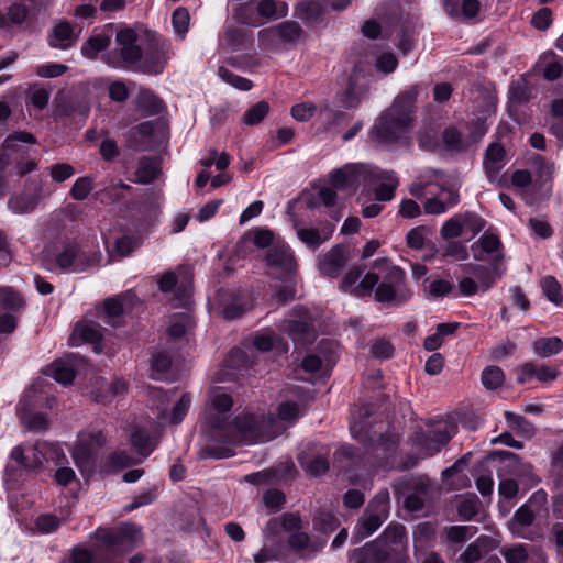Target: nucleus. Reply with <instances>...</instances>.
<instances>
[{"instance_id": "nucleus-5", "label": "nucleus", "mask_w": 563, "mask_h": 563, "mask_svg": "<svg viewBox=\"0 0 563 563\" xmlns=\"http://www.w3.org/2000/svg\"><path fill=\"white\" fill-rule=\"evenodd\" d=\"M374 273L379 275L375 290L378 302L405 303L411 292L405 285V272L393 265L387 258H378L373 263Z\"/></svg>"}, {"instance_id": "nucleus-8", "label": "nucleus", "mask_w": 563, "mask_h": 563, "mask_svg": "<svg viewBox=\"0 0 563 563\" xmlns=\"http://www.w3.org/2000/svg\"><path fill=\"white\" fill-rule=\"evenodd\" d=\"M485 223V220L475 212H459L442 224L440 235L443 240L464 238V241L468 242L484 229Z\"/></svg>"}, {"instance_id": "nucleus-29", "label": "nucleus", "mask_w": 563, "mask_h": 563, "mask_svg": "<svg viewBox=\"0 0 563 563\" xmlns=\"http://www.w3.org/2000/svg\"><path fill=\"white\" fill-rule=\"evenodd\" d=\"M41 187L38 184L33 183L31 191H24L20 195H14L8 200V208L15 214H23L32 212L40 200Z\"/></svg>"}, {"instance_id": "nucleus-40", "label": "nucleus", "mask_w": 563, "mask_h": 563, "mask_svg": "<svg viewBox=\"0 0 563 563\" xmlns=\"http://www.w3.org/2000/svg\"><path fill=\"white\" fill-rule=\"evenodd\" d=\"M322 0H302L296 5V15L306 21L314 22L322 14Z\"/></svg>"}, {"instance_id": "nucleus-11", "label": "nucleus", "mask_w": 563, "mask_h": 563, "mask_svg": "<svg viewBox=\"0 0 563 563\" xmlns=\"http://www.w3.org/2000/svg\"><path fill=\"white\" fill-rule=\"evenodd\" d=\"M106 443L101 431H82L71 451L75 464L82 472L91 470L97 451Z\"/></svg>"}, {"instance_id": "nucleus-3", "label": "nucleus", "mask_w": 563, "mask_h": 563, "mask_svg": "<svg viewBox=\"0 0 563 563\" xmlns=\"http://www.w3.org/2000/svg\"><path fill=\"white\" fill-rule=\"evenodd\" d=\"M406 552V529L389 525L375 541L352 554L353 563H398Z\"/></svg>"}, {"instance_id": "nucleus-15", "label": "nucleus", "mask_w": 563, "mask_h": 563, "mask_svg": "<svg viewBox=\"0 0 563 563\" xmlns=\"http://www.w3.org/2000/svg\"><path fill=\"white\" fill-rule=\"evenodd\" d=\"M456 432V426L449 420L438 421L427 434L418 439L417 445L424 455H433L445 445Z\"/></svg>"}, {"instance_id": "nucleus-9", "label": "nucleus", "mask_w": 563, "mask_h": 563, "mask_svg": "<svg viewBox=\"0 0 563 563\" xmlns=\"http://www.w3.org/2000/svg\"><path fill=\"white\" fill-rule=\"evenodd\" d=\"M389 500V493L386 489L374 496L356 526L358 539L373 534L387 520L390 508Z\"/></svg>"}, {"instance_id": "nucleus-21", "label": "nucleus", "mask_w": 563, "mask_h": 563, "mask_svg": "<svg viewBox=\"0 0 563 563\" xmlns=\"http://www.w3.org/2000/svg\"><path fill=\"white\" fill-rule=\"evenodd\" d=\"M267 266L278 276L290 275L296 271V260L288 245H276L266 255Z\"/></svg>"}, {"instance_id": "nucleus-4", "label": "nucleus", "mask_w": 563, "mask_h": 563, "mask_svg": "<svg viewBox=\"0 0 563 563\" xmlns=\"http://www.w3.org/2000/svg\"><path fill=\"white\" fill-rule=\"evenodd\" d=\"M95 538L100 542L93 550L75 547L71 553L73 563H95L102 548L112 552L131 550L141 538V529L133 523H124L114 529H98Z\"/></svg>"}, {"instance_id": "nucleus-13", "label": "nucleus", "mask_w": 563, "mask_h": 563, "mask_svg": "<svg viewBox=\"0 0 563 563\" xmlns=\"http://www.w3.org/2000/svg\"><path fill=\"white\" fill-rule=\"evenodd\" d=\"M371 174H373V172L369 165L347 164L332 172L330 181L336 190L355 192L360 185L368 181Z\"/></svg>"}, {"instance_id": "nucleus-36", "label": "nucleus", "mask_w": 563, "mask_h": 563, "mask_svg": "<svg viewBox=\"0 0 563 563\" xmlns=\"http://www.w3.org/2000/svg\"><path fill=\"white\" fill-rule=\"evenodd\" d=\"M398 445V438L395 434H379L373 446V453L379 460H388L394 455Z\"/></svg>"}, {"instance_id": "nucleus-46", "label": "nucleus", "mask_w": 563, "mask_h": 563, "mask_svg": "<svg viewBox=\"0 0 563 563\" xmlns=\"http://www.w3.org/2000/svg\"><path fill=\"white\" fill-rule=\"evenodd\" d=\"M170 358L164 352H157L152 356L151 377L153 379H163L170 367Z\"/></svg>"}, {"instance_id": "nucleus-18", "label": "nucleus", "mask_w": 563, "mask_h": 563, "mask_svg": "<svg viewBox=\"0 0 563 563\" xmlns=\"http://www.w3.org/2000/svg\"><path fill=\"white\" fill-rule=\"evenodd\" d=\"M292 228L297 238L309 249L317 250L321 244L327 242L334 232V224L327 223L321 228L306 227L302 221L291 214Z\"/></svg>"}, {"instance_id": "nucleus-23", "label": "nucleus", "mask_w": 563, "mask_h": 563, "mask_svg": "<svg viewBox=\"0 0 563 563\" xmlns=\"http://www.w3.org/2000/svg\"><path fill=\"white\" fill-rule=\"evenodd\" d=\"M303 31L297 22L285 21L273 27L260 31L261 41L279 40L283 43L295 44L303 37Z\"/></svg>"}, {"instance_id": "nucleus-10", "label": "nucleus", "mask_w": 563, "mask_h": 563, "mask_svg": "<svg viewBox=\"0 0 563 563\" xmlns=\"http://www.w3.org/2000/svg\"><path fill=\"white\" fill-rule=\"evenodd\" d=\"M279 329L288 333L296 345L312 343L316 338L310 313L302 306L295 307L291 311V318L282 321Z\"/></svg>"}, {"instance_id": "nucleus-63", "label": "nucleus", "mask_w": 563, "mask_h": 563, "mask_svg": "<svg viewBox=\"0 0 563 563\" xmlns=\"http://www.w3.org/2000/svg\"><path fill=\"white\" fill-rule=\"evenodd\" d=\"M49 175L56 183H63L75 175V168L68 163H57L51 166Z\"/></svg>"}, {"instance_id": "nucleus-33", "label": "nucleus", "mask_w": 563, "mask_h": 563, "mask_svg": "<svg viewBox=\"0 0 563 563\" xmlns=\"http://www.w3.org/2000/svg\"><path fill=\"white\" fill-rule=\"evenodd\" d=\"M136 107L144 111L145 114H157L163 109L162 100L150 89L141 88L136 96Z\"/></svg>"}, {"instance_id": "nucleus-41", "label": "nucleus", "mask_w": 563, "mask_h": 563, "mask_svg": "<svg viewBox=\"0 0 563 563\" xmlns=\"http://www.w3.org/2000/svg\"><path fill=\"white\" fill-rule=\"evenodd\" d=\"M299 463L301 467L311 476L322 475L329 468V461L323 455L309 457L302 453L299 455Z\"/></svg>"}, {"instance_id": "nucleus-60", "label": "nucleus", "mask_w": 563, "mask_h": 563, "mask_svg": "<svg viewBox=\"0 0 563 563\" xmlns=\"http://www.w3.org/2000/svg\"><path fill=\"white\" fill-rule=\"evenodd\" d=\"M530 97L529 87L526 80L514 81L509 88V98L517 103L526 102Z\"/></svg>"}, {"instance_id": "nucleus-22", "label": "nucleus", "mask_w": 563, "mask_h": 563, "mask_svg": "<svg viewBox=\"0 0 563 563\" xmlns=\"http://www.w3.org/2000/svg\"><path fill=\"white\" fill-rule=\"evenodd\" d=\"M80 31L66 20H59L54 24L47 35L49 47L66 51L73 47L79 38Z\"/></svg>"}, {"instance_id": "nucleus-12", "label": "nucleus", "mask_w": 563, "mask_h": 563, "mask_svg": "<svg viewBox=\"0 0 563 563\" xmlns=\"http://www.w3.org/2000/svg\"><path fill=\"white\" fill-rule=\"evenodd\" d=\"M405 486L409 493L404 504L410 511L421 510L439 495L438 486L427 477L409 478Z\"/></svg>"}, {"instance_id": "nucleus-1", "label": "nucleus", "mask_w": 563, "mask_h": 563, "mask_svg": "<svg viewBox=\"0 0 563 563\" xmlns=\"http://www.w3.org/2000/svg\"><path fill=\"white\" fill-rule=\"evenodd\" d=\"M233 406L232 397L220 388L208 393L201 412L203 422L213 430V437L230 444H252L274 439L282 432L278 421L264 415L244 412L230 422L227 413Z\"/></svg>"}, {"instance_id": "nucleus-48", "label": "nucleus", "mask_w": 563, "mask_h": 563, "mask_svg": "<svg viewBox=\"0 0 563 563\" xmlns=\"http://www.w3.org/2000/svg\"><path fill=\"white\" fill-rule=\"evenodd\" d=\"M506 563H526L529 556V550L526 544H516L514 547H504L500 550Z\"/></svg>"}, {"instance_id": "nucleus-39", "label": "nucleus", "mask_w": 563, "mask_h": 563, "mask_svg": "<svg viewBox=\"0 0 563 563\" xmlns=\"http://www.w3.org/2000/svg\"><path fill=\"white\" fill-rule=\"evenodd\" d=\"M47 453H54L58 454V450L54 448L51 444H47L45 442L43 443H36L34 446H32L26 454H30V459H27V462H25L26 468H37L42 466L43 462L47 460L46 456Z\"/></svg>"}, {"instance_id": "nucleus-19", "label": "nucleus", "mask_w": 563, "mask_h": 563, "mask_svg": "<svg viewBox=\"0 0 563 563\" xmlns=\"http://www.w3.org/2000/svg\"><path fill=\"white\" fill-rule=\"evenodd\" d=\"M349 256L344 245L336 244L318 256V269L322 276L336 278L341 275Z\"/></svg>"}, {"instance_id": "nucleus-44", "label": "nucleus", "mask_w": 563, "mask_h": 563, "mask_svg": "<svg viewBox=\"0 0 563 563\" xmlns=\"http://www.w3.org/2000/svg\"><path fill=\"white\" fill-rule=\"evenodd\" d=\"M131 443L142 456H147L156 445V442L143 430H136L132 433Z\"/></svg>"}, {"instance_id": "nucleus-43", "label": "nucleus", "mask_w": 563, "mask_h": 563, "mask_svg": "<svg viewBox=\"0 0 563 563\" xmlns=\"http://www.w3.org/2000/svg\"><path fill=\"white\" fill-rule=\"evenodd\" d=\"M123 312L122 303L117 298L104 301L102 321L111 327H117Z\"/></svg>"}, {"instance_id": "nucleus-30", "label": "nucleus", "mask_w": 563, "mask_h": 563, "mask_svg": "<svg viewBox=\"0 0 563 563\" xmlns=\"http://www.w3.org/2000/svg\"><path fill=\"white\" fill-rule=\"evenodd\" d=\"M506 164V150L500 143H492L484 155V168L489 180H495Z\"/></svg>"}, {"instance_id": "nucleus-64", "label": "nucleus", "mask_w": 563, "mask_h": 563, "mask_svg": "<svg viewBox=\"0 0 563 563\" xmlns=\"http://www.w3.org/2000/svg\"><path fill=\"white\" fill-rule=\"evenodd\" d=\"M476 529L471 526H453L448 529L446 537L451 542L461 543L471 538Z\"/></svg>"}, {"instance_id": "nucleus-16", "label": "nucleus", "mask_w": 563, "mask_h": 563, "mask_svg": "<svg viewBox=\"0 0 563 563\" xmlns=\"http://www.w3.org/2000/svg\"><path fill=\"white\" fill-rule=\"evenodd\" d=\"M362 274L363 268L361 266L350 268L340 283V289L344 292L353 294L356 297L369 295L376 287L379 280V275L374 272L367 273L360 280Z\"/></svg>"}, {"instance_id": "nucleus-25", "label": "nucleus", "mask_w": 563, "mask_h": 563, "mask_svg": "<svg viewBox=\"0 0 563 563\" xmlns=\"http://www.w3.org/2000/svg\"><path fill=\"white\" fill-rule=\"evenodd\" d=\"M373 174L368 181L379 180L380 184L375 188V198L378 201H389L395 196V190L399 184L396 174L393 170H382L376 167H372Z\"/></svg>"}, {"instance_id": "nucleus-51", "label": "nucleus", "mask_w": 563, "mask_h": 563, "mask_svg": "<svg viewBox=\"0 0 563 563\" xmlns=\"http://www.w3.org/2000/svg\"><path fill=\"white\" fill-rule=\"evenodd\" d=\"M93 188V179L90 176L77 178L73 184L69 195L75 200H85Z\"/></svg>"}, {"instance_id": "nucleus-14", "label": "nucleus", "mask_w": 563, "mask_h": 563, "mask_svg": "<svg viewBox=\"0 0 563 563\" xmlns=\"http://www.w3.org/2000/svg\"><path fill=\"white\" fill-rule=\"evenodd\" d=\"M472 249L474 260L494 264L495 271L505 267L504 245L496 234L484 233L477 242L473 244Z\"/></svg>"}, {"instance_id": "nucleus-34", "label": "nucleus", "mask_w": 563, "mask_h": 563, "mask_svg": "<svg viewBox=\"0 0 563 563\" xmlns=\"http://www.w3.org/2000/svg\"><path fill=\"white\" fill-rule=\"evenodd\" d=\"M110 43L111 37L108 34H92L87 41L82 43L81 54L89 59H93L98 56L100 52L108 48Z\"/></svg>"}, {"instance_id": "nucleus-6", "label": "nucleus", "mask_w": 563, "mask_h": 563, "mask_svg": "<svg viewBox=\"0 0 563 563\" xmlns=\"http://www.w3.org/2000/svg\"><path fill=\"white\" fill-rule=\"evenodd\" d=\"M101 253L96 250H84L78 244L64 245L53 258H46L44 267L51 272L59 269L66 273H81L90 267L98 266Z\"/></svg>"}, {"instance_id": "nucleus-62", "label": "nucleus", "mask_w": 563, "mask_h": 563, "mask_svg": "<svg viewBox=\"0 0 563 563\" xmlns=\"http://www.w3.org/2000/svg\"><path fill=\"white\" fill-rule=\"evenodd\" d=\"M191 405V398L189 394H183L179 400L174 405L172 411V422L178 424L183 421L187 415Z\"/></svg>"}, {"instance_id": "nucleus-47", "label": "nucleus", "mask_w": 563, "mask_h": 563, "mask_svg": "<svg viewBox=\"0 0 563 563\" xmlns=\"http://www.w3.org/2000/svg\"><path fill=\"white\" fill-rule=\"evenodd\" d=\"M269 104L266 101H258L249 108L243 115V123L246 125L258 124L268 113Z\"/></svg>"}, {"instance_id": "nucleus-49", "label": "nucleus", "mask_w": 563, "mask_h": 563, "mask_svg": "<svg viewBox=\"0 0 563 563\" xmlns=\"http://www.w3.org/2000/svg\"><path fill=\"white\" fill-rule=\"evenodd\" d=\"M482 384L487 389H497L504 383V372L497 366H487L482 372Z\"/></svg>"}, {"instance_id": "nucleus-24", "label": "nucleus", "mask_w": 563, "mask_h": 563, "mask_svg": "<svg viewBox=\"0 0 563 563\" xmlns=\"http://www.w3.org/2000/svg\"><path fill=\"white\" fill-rule=\"evenodd\" d=\"M156 123L145 121L132 128L128 132L126 144L133 151H146L154 144V131Z\"/></svg>"}, {"instance_id": "nucleus-27", "label": "nucleus", "mask_w": 563, "mask_h": 563, "mask_svg": "<svg viewBox=\"0 0 563 563\" xmlns=\"http://www.w3.org/2000/svg\"><path fill=\"white\" fill-rule=\"evenodd\" d=\"M324 544L325 540H312L301 530L290 533L288 538L289 548L305 559L313 558L323 549Z\"/></svg>"}, {"instance_id": "nucleus-58", "label": "nucleus", "mask_w": 563, "mask_h": 563, "mask_svg": "<svg viewBox=\"0 0 563 563\" xmlns=\"http://www.w3.org/2000/svg\"><path fill=\"white\" fill-rule=\"evenodd\" d=\"M448 244L443 249V256L453 261H465L468 258V251L464 242L448 240Z\"/></svg>"}, {"instance_id": "nucleus-45", "label": "nucleus", "mask_w": 563, "mask_h": 563, "mask_svg": "<svg viewBox=\"0 0 563 563\" xmlns=\"http://www.w3.org/2000/svg\"><path fill=\"white\" fill-rule=\"evenodd\" d=\"M443 142L445 146L453 152H463L468 147V143L462 136L461 132L453 126H449L443 131Z\"/></svg>"}, {"instance_id": "nucleus-53", "label": "nucleus", "mask_w": 563, "mask_h": 563, "mask_svg": "<svg viewBox=\"0 0 563 563\" xmlns=\"http://www.w3.org/2000/svg\"><path fill=\"white\" fill-rule=\"evenodd\" d=\"M21 422L30 431L42 432L48 428V420L43 413H21Z\"/></svg>"}, {"instance_id": "nucleus-42", "label": "nucleus", "mask_w": 563, "mask_h": 563, "mask_svg": "<svg viewBox=\"0 0 563 563\" xmlns=\"http://www.w3.org/2000/svg\"><path fill=\"white\" fill-rule=\"evenodd\" d=\"M505 419L508 426L516 430L520 435L532 438L536 433L534 426L527 420L523 416L517 415L511 411H505Z\"/></svg>"}, {"instance_id": "nucleus-35", "label": "nucleus", "mask_w": 563, "mask_h": 563, "mask_svg": "<svg viewBox=\"0 0 563 563\" xmlns=\"http://www.w3.org/2000/svg\"><path fill=\"white\" fill-rule=\"evenodd\" d=\"M532 349L540 357H550L563 350V341L558 336L540 338L532 343Z\"/></svg>"}, {"instance_id": "nucleus-32", "label": "nucleus", "mask_w": 563, "mask_h": 563, "mask_svg": "<svg viewBox=\"0 0 563 563\" xmlns=\"http://www.w3.org/2000/svg\"><path fill=\"white\" fill-rule=\"evenodd\" d=\"M253 345L261 352H268L273 349H277L280 352L288 351V344L272 331H266L255 335L253 339Z\"/></svg>"}, {"instance_id": "nucleus-2", "label": "nucleus", "mask_w": 563, "mask_h": 563, "mask_svg": "<svg viewBox=\"0 0 563 563\" xmlns=\"http://www.w3.org/2000/svg\"><path fill=\"white\" fill-rule=\"evenodd\" d=\"M417 96V86L399 93L376 120L371 131L372 137L380 144H394L408 133L413 120Z\"/></svg>"}, {"instance_id": "nucleus-52", "label": "nucleus", "mask_w": 563, "mask_h": 563, "mask_svg": "<svg viewBox=\"0 0 563 563\" xmlns=\"http://www.w3.org/2000/svg\"><path fill=\"white\" fill-rule=\"evenodd\" d=\"M137 461H135L131 455H129L124 451H117L111 453L108 456V461L106 463V468L109 472H117L120 471L126 466H130L132 464H135Z\"/></svg>"}, {"instance_id": "nucleus-7", "label": "nucleus", "mask_w": 563, "mask_h": 563, "mask_svg": "<svg viewBox=\"0 0 563 563\" xmlns=\"http://www.w3.org/2000/svg\"><path fill=\"white\" fill-rule=\"evenodd\" d=\"M137 34L132 29H124L117 33L115 43L118 52H110L103 56L104 62L113 68H123L136 71L142 57V49L136 45Z\"/></svg>"}, {"instance_id": "nucleus-31", "label": "nucleus", "mask_w": 563, "mask_h": 563, "mask_svg": "<svg viewBox=\"0 0 563 563\" xmlns=\"http://www.w3.org/2000/svg\"><path fill=\"white\" fill-rule=\"evenodd\" d=\"M48 374L63 385L71 384L75 378L74 364L69 358L57 360L48 367Z\"/></svg>"}, {"instance_id": "nucleus-50", "label": "nucleus", "mask_w": 563, "mask_h": 563, "mask_svg": "<svg viewBox=\"0 0 563 563\" xmlns=\"http://www.w3.org/2000/svg\"><path fill=\"white\" fill-rule=\"evenodd\" d=\"M218 75L223 81L228 82L229 85L239 90L247 91L253 87V84L250 79L238 76L225 67H220L218 69Z\"/></svg>"}, {"instance_id": "nucleus-17", "label": "nucleus", "mask_w": 563, "mask_h": 563, "mask_svg": "<svg viewBox=\"0 0 563 563\" xmlns=\"http://www.w3.org/2000/svg\"><path fill=\"white\" fill-rule=\"evenodd\" d=\"M169 45L165 41H155L146 49L136 66V71L146 75L163 73L169 58Z\"/></svg>"}, {"instance_id": "nucleus-54", "label": "nucleus", "mask_w": 563, "mask_h": 563, "mask_svg": "<svg viewBox=\"0 0 563 563\" xmlns=\"http://www.w3.org/2000/svg\"><path fill=\"white\" fill-rule=\"evenodd\" d=\"M189 12L187 9L179 7L177 8L172 15V23L175 33L180 36L181 38L187 33L189 27Z\"/></svg>"}, {"instance_id": "nucleus-61", "label": "nucleus", "mask_w": 563, "mask_h": 563, "mask_svg": "<svg viewBox=\"0 0 563 563\" xmlns=\"http://www.w3.org/2000/svg\"><path fill=\"white\" fill-rule=\"evenodd\" d=\"M67 69L64 64L48 63L36 66L35 74L41 78H55L65 74Z\"/></svg>"}, {"instance_id": "nucleus-37", "label": "nucleus", "mask_w": 563, "mask_h": 563, "mask_svg": "<svg viewBox=\"0 0 563 563\" xmlns=\"http://www.w3.org/2000/svg\"><path fill=\"white\" fill-rule=\"evenodd\" d=\"M256 10L261 16L266 19H280L288 12L287 4L280 0H260Z\"/></svg>"}, {"instance_id": "nucleus-38", "label": "nucleus", "mask_w": 563, "mask_h": 563, "mask_svg": "<svg viewBox=\"0 0 563 563\" xmlns=\"http://www.w3.org/2000/svg\"><path fill=\"white\" fill-rule=\"evenodd\" d=\"M161 174V167L157 159L144 157L140 161L136 170V181L150 184Z\"/></svg>"}, {"instance_id": "nucleus-57", "label": "nucleus", "mask_w": 563, "mask_h": 563, "mask_svg": "<svg viewBox=\"0 0 563 563\" xmlns=\"http://www.w3.org/2000/svg\"><path fill=\"white\" fill-rule=\"evenodd\" d=\"M27 98L36 109L43 110L48 103L49 91L35 84L29 88Z\"/></svg>"}, {"instance_id": "nucleus-26", "label": "nucleus", "mask_w": 563, "mask_h": 563, "mask_svg": "<svg viewBox=\"0 0 563 563\" xmlns=\"http://www.w3.org/2000/svg\"><path fill=\"white\" fill-rule=\"evenodd\" d=\"M280 529L289 533L300 531L302 529L301 518L296 514L285 512L280 517L271 519L263 530L265 539L273 540Z\"/></svg>"}, {"instance_id": "nucleus-20", "label": "nucleus", "mask_w": 563, "mask_h": 563, "mask_svg": "<svg viewBox=\"0 0 563 563\" xmlns=\"http://www.w3.org/2000/svg\"><path fill=\"white\" fill-rule=\"evenodd\" d=\"M103 328L96 321L84 320L78 322L69 338V343L73 346H78L84 343L93 344V350L100 352V342L103 338Z\"/></svg>"}, {"instance_id": "nucleus-28", "label": "nucleus", "mask_w": 563, "mask_h": 563, "mask_svg": "<svg viewBox=\"0 0 563 563\" xmlns=\"http://www.w3.org/2000/svg\"><path fill=\"white\" fill-rule=\"evenodd\" d=\"M505 267H500L498 271H495L494 264H490L489 267L481 264H468L464 267V271L474 277L482 291L490 289L505 273Z\"/></svg>"}, {"instance_id": "nucleus-55", "label": "nucleus", "mask_w": 563, "mask_h": 563, "mask_svg": "<svg viewBox=\"0 0 563 563\" xmlns=\"http://www.w3.org/2000/svg\"><path fill=\"white\" fill-rule=\"evenodd\" d=\"M541 286L544 295L551 302L560 305L563 301L561 286L554 277L545 276L541 282Z\"/></svg>"}, {"instance_id": "nucleus-59", "label": "nucleus", "mask_w": 563, "mask_h": 563, "mask_svg": "<svg viewBox=\"0 0 563 563\" xmlns=\"http://www.w3.org/2000/svg\"><path fill=\"white\" fill-rule=\"evenodd\" d=\"M0 306L8 310H19L24 306V301L13 290L0 288Z\"/></svg>"}, {"instance_id": "nucleus-56", "label": "nucleus", "mask_w": 563, "mask_h": 563, "mask_svg": "<svg viewBox=\"0 0 563 563\" xmlns=\"http://www.w3.org/2000/svg\"><path fill=\"white\" fill-rule=\"evenodd\" d=\"M369 352L376 358L388 360L394 354V346L389 340L377 338L371 343Z\"/></svg>"}]
</instances>
